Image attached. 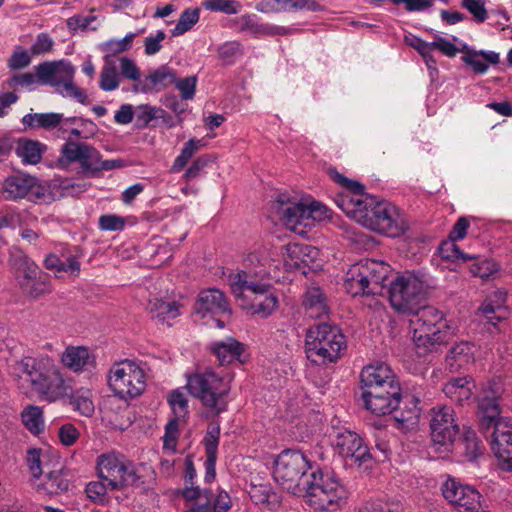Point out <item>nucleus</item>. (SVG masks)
Returning a JSON list of instances; mask_svg holds the SVG:
<instances>
[{
  "instance_id": "nucleus-63",
  "label": "nucleus",
  "mask_w": 512,
  "mask_h": 512,
  "mask_svg": "<svg viewBox=\"0 0 512 512\" xmlns=\"http://www.w3.org/2000/svg\"><path fill=\"white\" fill-rule=\"evenodd\" d=\"M498 270L497 265L489 260H482L480 262H475L470 267V272L474 276H478L480 278H488L490 275L495 273Z\"/></svg>"
},
{
  "instance_id": "nucleus-36",
  "label": "nucleus",
  "mask_w": 512,
  "mask_h": 512,
  "mask_svg": "<svg viewBox=\"0 0 512 512\" xmlns=\"http://www.w3.org/2000/svg\"><path fill=\"white\" fill-rule=\"evenodd\" d=\"M462 60L465 64L470 66L474 72L482 74L485 73L489 64H497L499 62V55L495 52H475L468 51Z\"/></svg>"
},
{
  "instance_id": "nucleus-11",
  "label": "nucleus",
  "mask_w": 512,
  "mask_h": 512,
  "mask_svg": "<svg viewBox=\"0 0 512 512\" xmlns=\"http://www.w3.org/2000/svg\"><path fill=\"white\" fill-rule=\"evenodd\" d=\"M99 478L107 482L110 490L126 486L138 487L144 483L139 469L131 462L121 461L114 454H104L98 459Z\"/></svg>"
},
{
  "instance_id": "nucleus-29",
  "label": "nucleus",
  "mask_w": 512,
  "mask_h": 512,
  "mask_svg": "<svg viewBox=\"0 0 512 512\" xmlns=\"http://www.w3.org/2000/svg\"><path fill=\"white\" fill-rule=\"evenodd\" d=\"M305 314L309 318L317 319L328 313L326 299L319 287H309L303 298Z\"/></svg>"
},
{
  "instance_id": "nucleus-13",
  "label": "nucleus",
  "mask_w": 512,
  "mask_h": 512,
  "mask_svg": "<svg viewBox=\"0 0 512 512\" xmlns=\"http://www.w3.org/2000/svg\"><path fill=\"white\" fill-rule=\"evenodd\" d=\"M108 383L120 398H134L145 389V373L136 363L126 360L113 365Z\"/></svg>"
},
{
  "instance_id": "nucleus-46",
  "label": "nucleus",
  "mask_w": 512,
  "mask_h": 512,
  "mask_svg": "<svg viewBox=\"0 0 512 512\" xmlns=\"http://www.w3.org/2000/svg\"><path fill=\"white\" fill-rule=\"evenodd\" d=\"M202 5L206 10L229 15L237 14L241 9V4L236 0H205Z\"/></svg>"
},
{
  "instance_id": "nucleus-43",
  "label": "nucleus",
  "mask_w": 512,
  "mask_h": 512,
  "mask_svg": "<svg viewBox=\"0 0 512 512\" xmlns=\"http://www.w3.org/2000/svg\"><path fill=\"white\" fill-rule=\"evenodd\" d=\"M41 270L32 260L27 257H23L19 260L16 267L15 275L16 280L20 288L30 280L35 279V276L39 275Z\"/></svg>"
},
{
  "instance_id": "nucleus-52",
  "label": "nucleus",
  "mask_w": 512,
  "mask_h": 512,
  "mask_svg": "<svg viewBox=\"0 0 512 512\" xmlns=\"http://www.w3.org/2000/svg\"><path fill=\"white\" fill-rule=\"evenodd\" d=\"M173 84L180 91L183 100H191L194 98L197 84L196 76H188L181 79L175 76V82H173Z\"/></svg>"
},
{
  "instance_id": "nucleus-8",
  "label": "nucleus",
  "mask_w": 512,
  "mask_h": 512,
  "mask_svg": "<svg viewBox=\"0 0 512 512\" xmlns=\"http://www.w3.org/2000/svg\"><path fill=\"white\" fill-rule=\"evenodd\" d=\"M367 200L363 213L358 214V223L390 237L398 236L405 230L404 219L395 205L388 201H377L371 195Z\"/></svg>"
},
{
  "instance_id": "nucleus-23",
  "label": "nucleus",
  "mask_w": 512,
  "mask_h": 512,
  "mask_svg": "<svg viewBox=\"0 0 512 512\" xmlns=\"http://www.w3.org/2000/svg\"><path fill=\"white\" fill-rule=\"evenodd\" d=\"M492 450L504 470L512 469V423L498 420L493 426Z\"/></svg>"
},
{
  "instance_id": "nucleus-60",
  "label": "nucleus",
  "mask_w": 512,
  "mask_h": 512,
  "mask_svg": "<svg viewBox=\"0 0 512 512\" xmlns=\"http://www.w3.org/2000/svg\"><path fill=\"white\" fill-rule=\"evenodd\" d=\"M166 38V33L163 30H158L155 35H150L144 40V52L148 56L155 55L161 48V42Z\"/></svg>"
},
{
  "instance_id": "nucleus-32",
  "label": "nucleus",
  "mask_w": 512,
  "mask_h": 512,
  "mask_svg": "<svg viewBox=\"0 0 512 512\" xmlns=\"http://www.w3.org/2000/svg\"><path fill=\"white\" fill-rule=\"evenodd\" d=\"M69 488V480L61 471H52L48 473L43 481L37 485V491L45 495H59L66 492Z\"/></svg>"
},
{
  "instance_id": "nucleus-17",
  "label": "nucleus",
  "mask_w": 512,
  "mask_h": 512,
  "mask_svg": "<svg viewBox=\"0 0 512 512\" xmlns=\"http://www.w3.org/2000/svg\"><path fill=\"white\" fill-rule=\"evenodd\" d=\"M319 250L311 245L300 243H289L282 247L281 255L284 265L288 270H302L304 274L308 270H317L321 267Z\"/></svg>"
},
{
  "instance_id": "nucleus-28",
  "label": "nucleus",
  "mask_w": 512,
  "mask_h": 512,
  "mask_svg": "<svg viewBox=\"0 0 512 512\" xmlns=\"http://www.w3.org/2000/svg\"><path fill=\"white\" fill-rule=\"evenodd\" d=\"M182 305L177 301H166L162 298H153L148 302L147 310L151 318L160 322H168L180 315Z\"/></svg>"
},
{
  "instance_id": "nucleus-33",
  "label": "nucleus",
  "mask_w": 512,
  "mask_h": 512,
  "mask_svg": "<svg viewBox=\"0 0 512 512\" xmlns=\"http://www.w3.org/2000/svg\"><path fill=\"white\" fill-rule=\"evenodd\" d=\"M221 365L238 360L243 352V345L233 338L215 342L212 347Z\"/></svg>"
},
{
  "instance_id": "nucleus-2",
  "label": "nucleus",
  "mask_w": 512,
  "mask_h": 512,
  "mask_svg": "<svg viewBox=\"0 0 512 512\" xmlns=\"http://www.w3.org/2000/svg\"><path fill=\"white\" fill-rule=\"evenodd\" d=\"M266 249L251 252L244 261L245 268L228 276L232 294L237 299H245L248 294L265 296L262 301L252 305L253 313L262 317L269 316L278 307V298L273 293L270 272L267 269Z\"/></svg>"
},
{
  "instance_id": "nucleus-42",
  "label": "nucleus",
  "mask_w": 512,
  "mask_h": 512,
  "mask_svg": "<svg viewBox=\"0 0 512 512\" xmlns=\"http://www.w3.org/2000/svg\"><path fill=\"white\" fill-rule=\"evenodd\" d=\"M459 445L462 446L465 457L470 461L476 460L484 450L476 432L471 429H467L464 432Z\"/></svg>"
},
{
  "instance_id": "nucleus-22",
  "label": "nucleus",
  "mask_w": 512,
  "mask_h": 512,
  "mask_svg": "<svg viewBox=\"0 0 512 512\" xmlns=\"http://www.w3.org/2000/svg\"><path fill=\"white\" fill-rule=\"evenodd\" d=\"M362 393L382 390L399 382L390 366L383 362L365 366L360 374Z\"/></svg>"
},
{
  "instance_id": "nucleus-35",
  "label": "nucleus",
  "mask_w": 512,
  "mask_h": 512,
  "mask_svg": "<svg viewBox=\"0 0 512 512\" xmlns=\"http://www.w3.org/2000/svg\"><path fill=\"white\" fill-rule=\"evenodd\" d=\"M90 361V353L86 347L70 346L62 354L61 362L74 372L81 371Z\"/></svg>"
},
{
  "instance_id": "nucleus-6",
  "label": "nucleus",
  "mask_w": 512,
  "mask_h": 512,
  "mask_svg": "<svg viewBox=\"0 0 512 512\" xmlns=\"http://www.w3.org/2000/svg\"><path fill=\"white\" fill-rule=\"evenodd\" d=\"M189 393L199 399L213 414L219 415L227 409V396L231 390L230 380L212 370L191 375L187 381Z\"/></svg>"
},
{
  "instance_id": "nucleus-59",
  "label": "nucleus",
  "mask_w": 512,
  "mask_h": 512,
  "mask_svg": "<svg viewBox=\"0 0 512 512\" xmlns=\"http://www.w3.org/2000/svg\"><path fill=\"white\" fill-rule=\"evenodd\" d=\"M54 45L53 39L47 33H39L34 43L30 47L31 55H42L52 50Z\"/></svg>"
},
{
  "instance_id": "nucleus-31",
  "label": "nucleus",
  "mask_w": 512,
  "mask_h": 512,
  "mask_svg": "<svg viewBox=\"0 0 512 512\" xmlns=\"http://www.w3.org/2000/svg\"><path fill=\"white\" fill-rule=\"evenodd\" d=\"M500 408L497 398L485 396L479 400L478 416L480 426L483 430H488L495 425V422L502 420L499 418Z\"/></svg>"
},
{
  "instance_id": "nucleus-50",
  "label": "nucleus",
  "mask_w": 512,
  "mask_h": 512,
  "mask_svg": "<svg viewBox=\"0 0 512 512\" xmlns=\"http://www.w3.org/2000/svg\"><path fill=\"white\" fill-rule=\"evenodd\" d=\"M136 33L130 32L122 39H111L103 44V49L115 55L129 50L132 46Z\"/></svg>"
},
{
  "instance_id": "nucleus-51",
  "label": "nucleus",
  "mask_w": 512,
  "mask_h": 512,
  "mask_svg": "<svg viewBox=\"0 0 512 512\" xmlns=\"http://www.w3.org/2000/svg\"><path fill=\"white\" fill-rule=\"evenodd\" d=\"M485 4H486L485 0H462L461 1V6L463 8H465L466 10H468L472 14L473 19L477 23H483L488 17V12L485 7Z\"/></svg>"
},
{
  "instance_id": "nucleus-30",
  "label": "nucleus",
  "mask_w": 512,
  "mask_h": 512,
  "mask_svg": "<svg viewBox=\"0 0 512 512\" xmlns=\"http://www.w3.org/2000/svg\"><path fill=\"white\" fill-rule=\"evenodd\" d=\"M475 346L467 341L455 344L449 352L447 362L452 370H459L474 362Z\"/></svg>"
},
{
  "instance_id": "nucleus-18",
  "label": "nucleus",
  "mask_w": 512,
  "mask_h": 512,
  "mask_svg": "<svg viewBox=\"0 0 512 512\" xmlns=\"http://www.w3.org/2000/svg\"><path fill=\"white\" fill-rule=\"evenodd\" d=\"M444 498L459 512H476L481 507V495L472 486L448 479L442 485Z\"/></svg>"
},
{
  "instance_id": "nucleus-44",
  "label": "nucleus",
  "mask_w": 512,
  "mask_h": 512,
  "mask_svg": "<svg viewBox=\"0 0 512 512\" xmlns=\"http://www.w3.org/2000/svg\"><path fill=\"white\" fill-rule=\"evenodd\" d=\"M200 11L198 8H188L185 9L178 21L175 27L171 30V35L173 37H177L180 35H183L187 31H189L199 20Z\"/></svg>"
},
{
  "instance_id": "nucleus-27",
  "label": "nucleus",
  "mask_w": 512,
  "mask_h": 512,
  "mask_svg": "<svg viewBox=\"0 0 512 512\" xmlns=\"http://www.w3.org/2000/svg\"><path fill=\"white\" fill-rule=\"evenodd\" d=\"M64 115L56 112L28 113L22 118V123L27 128L53 130L57 127L62 129Z\"/></svg>"
},
{
  "instance_id": "nucleus-45",
  "label": "nucleus",
  "mask_w": 512,
  "mask_h": 512,
  "mask_svg": "<svg viewBox=\"0 0 512 512\" xmlns=\"http://www.w3.org/2000/svg\"><path fill=\"white\" fill-rule=\"evenodd\" d=\"M21 289L26 295L32 298H37L51 291L48 276L42 272L35 276V279L30 280L25 285H23Z\"/></svg>"
},
{
  "instance_id": "nucleus-5",
  "label": "nucleus",
  "mask_w": 512,
  "mask_h": 512,
  "mask_svg": "<svg viewBox=\"0 0 512 512\" xmlns=\"http://www.w3.org/2000/svg\"><path fill=\"white\" fill-rule=\"evenodd\" d=\"M345 350V336L337 326L321 323L308 329L305 351L311 362L317 364L336 362Z\"/></svg>"
},
{
  "instance_id": "nucleus-14",
  "label": "nucleus",
  "mask_w": 512,
  "mask_h": 512,
  "mask_svg": "<svg viewBox=\"0 0 512 512\" xmlns=\"http://www.w3.org/2000/svg\"><path fill=\"white\" fill-rule=\"evenodd\" d=\"M430 428L435 452L441 456L447 455L453 450L454 440L459 433L454 410L449 406L433 408Z\"/></svg>"
},
{
  "instance_id": "nucleus-58",
  "label": "nucleus",
  "mask_w": 512,
  "mask_h": 512,
  "mask_svg": "<svg viewBox=\"0 0 512 512\" xmlns=\"http://www.w3.org/2000/svg\"><path fill=\"white\" fill-rule=\"evenodd\" d=\"M31 63V56L28 51L22 47H17L8 60V67L11 70H20L26 68Z\"/></svg>"
},
{
  "instance_id": "nucleus-57",
  "label": "nucleus",
  "mask_w": 512,
  "mask_h": 512,
  "mask_svg": "<svg viewBox=\"0 0 512 512\" xmlns=\"http://www.w3.org/2000/svg\"><path fill=\"white\" fill-rule=\"evenodd\" d=\"M120 76L131 81H140L141 73L136 63L128 58H119Z\"/></svg>"
},
{
  "instance_id": "nucleus-62",
  "label": "nucleus",
  "mask_w": 512,
  "mask_h": 512,
  "mask_svg": "<svg viewBox=\"0 0 512 512\" xmlns=\"http://www.w3.org/2000/svg\"><path fill=\"white\" fill-rule=\"evenodd\" d=\"M27 466L34 478H39L42 474L41 467V450L30 448L26 456Z\"/></svg>"
},
{
  "instance_id": "nucleus-61",
  "label": "nucleus",
  "mask_w": 512,
  "mask_h": 512,
  "mask_svg": "<svg viewBox=\"0 0 512 512\" xmlns=\"http://www.w3.org/2000/svg\"><path fill=\"white\" fill-rule=\"evenodd\" d=\"M78 429L71 423L63 424L58 431L60 442L64 446H72L79 438Z\"/></svg>"
},
{
  "instance_id": "nucleus-12",
  "label": "nucleus",
  "mask_w": 512,
  "mask_h": 512,
  "mask_svg": "<svg viewBox=\"0 0 512 512\" xmlns=\"http://www.w3.org/2000/svg\"><path fill=\"white\" fill-rule=\"evenodd\" d=\"M60 162L79 163L84 172H99L112 170L123 166L120 159L101 160V155L94 147L83 143L67 140L61 148Z\"/></svg>"
},
{
  "instance_id": "nucleus-38",
  "label": "nucleus",
  "mask_w": 512,
  "mask_h": 512,
  "mask_svg": "<svg viewBox=\"0 0 512 512\" xmlns=\"http://www.w3.org/2000/svg\"><path fill=\"white\" fill-rule=\"evenodd\" d=\"M121 82V76L115 61L109 57H105L99 79V87L105 92L116 90Z\"/></svg>"
},
{
  "instance_id": "nucleus-34",
  "label": "nucleus",
  "mask_w": 512,
  "mask_h": 512,
  "mask_svg": "<svg viewBox=\"0 0 512 512\" xmlns=\"http://www.w3.org/2000/svg\"><path fill=\"white\" fill-rule=\"evenodd\" d=\"M45 146L35 140H20L16 147V154L24 164L35 165L40 162Z\"/></svg>"
},
{
  "instance_id": "nucleus-40",
  "label": "nucleus",
  "mask_w": 512,
  "mask_h": 512,
  "mask_svg": "<svg viewBox=\"0 0 512 512\" xmlns=\"http://www.w3.org/2000/svg\"><path fill=\"white\" fill-rule=\"evenodd\" d=\"M344 287L352 296L373 295L369 292L370 289L365 280L362 279L361 271L357 269L355 264L347 272Z\"/></svg>"
},
{
  "instance_id": "nucleus-10",
  "label": "nucleus",
  "mask_w": 512,
  "mask_h": 512,
  "mask_svg": "<svg viewBox=\"0 0 512 512\" xmlns=\"http://www.w3.org/2000/svg\"><path fill=\"white\" fill-rule=\"evenodd\" d=\"M38 83L50 85L63 97L74 98L81 104L87 100L86 92L74 84L75 68L64 60L44 62L35 67Z\"/></svg>"
},
{
  "instance_id": "nucleus-7",
  "label": "nucleus",
  "mask_w": 512,
  "mask_h": 512,
  "mask_svg": "<svg viewBox=\"0 0 512 512\" xmlns=\"http://www.w3.org/2000/svg\"><path fill=\"white\" fill-rule=\"evenodd\" d=\"M271 208L282 224L298 235H305L306 228L311 227L313 221L328 217V209L324 205L315 201L309 204L291 201L284 195L272 202Z\"/></svg>"
},
{
  "instance_id": "nucleus-64",
  "label": "nucleus",
  "mask_w": 512,
  "mask_h": 512,
  "mask_svg": "<svg viewBox=\"0 0 512 512\" xmlns=\"http://www.w3.org/2000/svg\"><path fill=\"white\" fill-rule=\"evenodd\" d=\"M108 489L107 482L100 479V481H93L87 484L86 493L90 499L101 502L104 500Z\"/></svg>"
},
{
  "instance_id": "nucleus-25",
  "label": "nucleus",
  "mask_w": 512,
  "mask_h": 512,
  "mask_svg": "<svg viewBox=\"0 0 512 512\" xmlns=\"http://www.w3.org/2000/svg\"><path fill=\"white\" fill-rule=\"evenodd\" d=\"M474 388L475 384L471 378L458 377L447 382L443 387V392L451 401L463 405L470 401Z\"/></svg>"
},
{
  "instance_id": "nucleus-56",
  "label": "nucleus",
  "mask_w": 512,
  "mask_h": 512,
  "mask_svg": "<svg viewBox=\"0 0 512 512\" xmlns=\"http://www.w3.org/2000/svg\"><path fill=\"white\" fill-rule=\"evenodd\" d=\"M158 112L159 109L156 107L147 104L139 105L134 112L136 124L139 127L147 126L153 119L158 117Z\"/></svg>"
},
{
  "instance_id": "nucleus-9",
  "label": "nucleus",
  "mask_w": 512,
  "mask_h": 512,
  "mask_svg": "<svg viewBox=\"0 0 512 512\" xmlns=\"http://www.w3.org/2000/svg\"><path fill=\"white\" fill-rule=\"evenodd\" d=\"M313 470L312 463L300 451L286 449L274 461L273 477L288 492L299 495L307 470Z\"/></svg>"
},
{
  "instance_id": "nucleus-53",
  "label": "nucleus",
  "mask_w": 512,
  "mask_h": 512,
  "mask_svg": "<svg viewBox=\"0 0 512 512\" xmlns=\"http://www.w3.org/2000/svg\"><path fill=\"white\" fill-rule=\"evenodd\" d=\"M125 225V218L116 214L102 215L98 221L99 229L102 231H122Z\"/></svg>"
},
{
  "instance_id": "nucleus-41",
  "label": "nucleus",
  "mask_w": 512,
  "mask_h": 512,
  "mask_svg": "<svg viewBox=\"0 0 512 512\" xmlns=\"http://www.w3.org/2000/svg\"><path fill=\"white\" fill-rule=\"evenodd\" d=\"M22 422L25 427L33 434L37 435L43 432L45 424L42 409L35 405L27 406L21 413Z\"/></svg>"
},
{
  "instance_id": "nucleus-55",
  "label": "nucleus",
  "mask_w": 512,
  "mask_h": 512,
  "mask_svg": "<svg viewBox=\"0 0 512 512\" xmlns=\"http://www.w3.org/2000/svg\"><path fill=\"white\" fill-rule=\"evenodd\" d=\"M178 438V419L170 420L165 426L163 449L174 453Z\"/></svg>"
},
{
  "instance_id": "nucleus-3",
  "label": "nucleus",
  "mask_w": 512,
  "mask_h": 512,
  "mask_svg": "<svg viewBox=\"0 0 512 512\" xmlns=\"http://www.w3.org/2000/svg\"><path fill=\"white\" fill-rule=\"evenodd\" d=\"M16 376L29 383L40 400L54 403L72 396L70 382L48 356H24L14 365Z\"/></svg>"
},
{
  "instance_id": "nucleus-20",
  "label": "nucleus",
  "mask_w": 512,
  "mask_h": 512,
  "mask_svg": "<svg viewBox=\"0 0 512 512\" xmlns=\"http://www.w3.org/2000/svg\"><path fill=\"white\" fill-rule=\"evenodd\" d=\"M194 311L202 318L230 316L232 312L227 297L217 288L202 290L194 304Z\"/></svg>"
},
{
  "instance_id": "nucleus-16",
  "label": "nucleus",
  "mask_w": 512,
  "mask_h": 512,
  "mask_svg": "<svg viewBox=\"0 0 512 512\" xmlns=\"http://www.w3.org/2000/svg\"><path fill=\"white\" fill-rule=\"evenodd\" d=\"M1 193L9 201L26 199L40 202L46 200L47 189L36 177L19 172L4 179Z\"/></svg>"
},
{
  "instance_id": "nucleus-15",
  "label": "nucleus",
  "mask_w": 512,
  "mask_h": 512,
  "mask_svg": "<svg viewBox=\"0 0 512 512\" xmlns=\"http://www.w3.org/2000/svg\"><path fill=\"white\" fill-rule=\"evenodd\" d=\"M327 173L335 183L345 189V192L336 196V205L358 222V214L363 213L367 198L370 197L365 192L364 185L359 181L348 179L334 168H329Z\"/></svg>"
},
{
  "instance_id": "nucleus-54",
  "label": "nucleus",
  "mask_w": 512,
  "mask_h": 512,
  "mask_svg": "<svg viewBox=\"0 0 512 512\" xmlns=\"http://www.w3.org/2000/svg\"><path fill=\"white\" fill-rule=\"evenodd\" d=\"M282 11H298L306 9L308 11L321 10L320 4L314 0H279Z\"/></svg>"
},
{
  "instance_id": "nucleus-1",
  "label": "nucleus",
  "mask_w": 512,
  "mask_h": 512,
  "mask_svg": "<svg viewBox=\"0 0 512 512\" xmlns=\"http://www.w3.org/2000/svg\"><path fill=\"white\" fill-rule=\"evenodd\" d=\"M432 288V280L421 270L399 273L390 283L389 300L393 309L407 314L418 356L438 352L454 331L444 314L433 306H420Z\"/></svg>"
},
{
  "instance_id": "nucleus-49",
  "label": "nucleus",
  "mask_w": 512,
  "mask_h": 512,
  "mask_svg": "<svg viewBox=\"0 0 512 512\" xmlns=\"http://www.w3.org/2000/svg\"><path fill=\"white\" fill-rule=\"evenodd\" d=\"M217 53L224 64L230 65L242 55L241 45L236 41L225 42L219 46Z\"/></svg>"
},
{
  "instance_id": "nucleus-21",
  "label": "nucleus",
  "mask_w": 512,
  "mask_h": 512,
  "mask_svg": "<svg viewBox=\"0 0 512 512\" xmlns=\"http://www.w3.org/2000/svg\"><path fill=\"white\" fill-rule=\"evenodd\" d=\"M362 399L365 407L373 414L378 416L391 414L400 403V384H394L379 391L362 393Z\"/></svg>"
},
{
  "instance_id": "nucleus-47",
  "label": "nucleus",
  "mask_w": 512,
  "mask_h": 512,
  "mask_svg": "<svg viewBox=\"0 0 512 512\" xmlns=\"http://www.w3.org/2000/svg\"><path fill=\"white\" fill-rule=\"evenodd\" d=\"M212 162L213 159L210 155L205 154L197 157L186 169L185 173L182 176L183 180L189 182L193 179L198 178L203 173H205L206 167H208Z\"/></svg>"
},
{
  "instance_id": "nucleus-48",
  "label": "nucleus",
  "mask_w": 512,
  "mask_h": 512,
  "mask_svg": "<svg viewBox=\"0 0 512 512\" xmlns=\"http://www.w3.org/2000/svg\"><path fill=\"white\" fill-rule=\"evenodd\" d=\"M168 402L177 419H183L188 414V400L180 390H174L168 397Z\"/></svg>"
},
{
  "instance_id": "nucleus-4",
  "label": "nucleus",
  "mask_w": 512,
  "mask_h": 512,
  "mask_svg": "<svg viewBox=\"0 0 512 512\" xmlns=\"http://www.w3.org/2000/svg\"><path fill=\"white\" fill-rule=\"evenodd\" d=\"M302 491L298 496L315 512H335L341 509L347 500V491L336 477L320 468L311 471L303 480Z\"/></svg>"
},
{
  "instance_id": "nucleus-39",
  "label": "nucleus",
  "mask_w": 512,
  "mask_h": 512,
  "mask_svg": "<svg viewBox=\"0 0 512 512\" xmlns=\"http://www.w3.org/2000/svg\"><path fill=\"white\" fill-rule=\"evenodd\" d=\"M204 146L202 139L191 138L182 147L180 154L175 158L171 173H178L184 169L188 161Z\"/></svg>"
},
{
  "instance_id": "nucleus-37",
  "label": "nucleus",
  "mask_w": 512,
  "mask_h": 512,
  "mask_svg": "<svg viewBox=\"0 0 512 512\" xmlns=\"http://www.w3.org/2000/svg\"><path fill=\"white\" fill-rule=\"evenodd\" d=\"M420 414L418 399L411 397L405 403V409L395 412L394 420L398 423L399 428L406 430L417 425Z\"/></svg>"
},
{
  "instance_id": "nucleus-26",
  "label": "nucleus",
  "mask_w": 512,
  "mask_h": 512,
  "mask_svg": "<svg viewBox=\"0 0 512 512\" xmlns=\"http://www.w3.org/2000/svg\"><path fill=\"white\" fill-rule=\"evenodd\" d=\"M175 74L168 66L162 65L139 82V89L141 92L162 90L175 82Z\"/></svg>"
},
{
  "instance_id": "nucleus-24",
  "label": "nucleus",
  "mask_w": 512,
  "mask_h": 512,
  "mask_svg": "<svg viewBox=\"0 0 512 512\" xmlns=\"http://www.w3.org/2000/svg\"><path fill=\"white\" fill-rule=\"evenodd\" d=\"M357 269L361 271L362 279L365 280L373 295L381 294L385 287V281L391 272V267L384 261L374 259L361 260L355 263Z\"/></svg>"
},
{
  "instance_id": "nucleus-19",
  "label": "nucleus",
  "mask_w": 512,
  "mask_h": 512,
  "mask_svg": "<svg viewBox=\"0 0 512 512\" xmlns=\"http://www.w3.org/2000/svg\"><path fill=\"white\" fill-rule=\"evenodd\" d=\"M334 445L338 453L347 461H350L351 465L361 466L371 458L369 449L364 444L363 439L353 431L339 432Z\"/></svg>"
}]
</instances>
